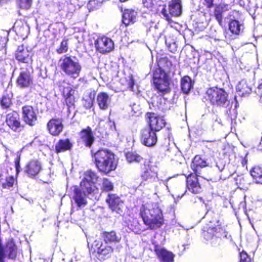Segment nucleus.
I'll return each mask as SVG.
<instances>
[{"instance_id":"a18cd8bd","label":"nucleus","mask_w":262,"mask_h":262,"mask_svg":"<svg viewBox=\"0 0 262 262\" xmlns=\"http://www.w3.org/2000/svg\"><path fill=\"white\" fill-rule=\"evenodd\" d=\"M68 50V42L66 40H63L61 42L60 47L57 50V51L59 54H62L66 52Z\"/></svg>"},{"instance_id":"8fccbe9b","label":"nucleus","mask_w":262,"mask_h":262,"mask_svg":"<svg viewBox=\"0 0 262 262\" xmlns=\"http://www.w3.org/2000/svg\"><path fill=\"white\" fill-rule=\"evenodd\" d=\"M234 3V0H223L222 4L224 5H228L229 7L231 8V6L233 5Z\"/></svg>"},{"instance_id":"2eb2a0df","label":"nucleus","mask_w":262,"mask_h":262,"mask_svg":"<svg viewBox=\"0 0 262 262\" xmlns=\"http://www.w3.org/2000/svg\"><path fill=\"white\" fill-rule=\"evenodd\" d=\"M49 133L53 136H58L62 131L63 125L62 119H52L47 124Z\"/></svg>"},{"instance_id":"e433bc0d","label":"nucleus","mask_w":262,"mask_h":262,"mask_svg":"<svg viewBox=\"0 0 262 262\" xmlns=\"http://www.w3.org/2000/svg\"><path fill=\"white\" fill-rule=\"evenodd\" d=\"M141 177L143 180L148 181L152 182L157 179V174L156 172H154L150 169H146L141 174Z\"/></svg>"},{"instance_id":"c03bdc74","label":"nucleus","mask_w":262,"mask_h":262,"mask_svg":"<svg viewBox=\"0 0 262 262\" xmlns=\"http://www.w3.org/2000/svg\"><path fill=\"white\" fill-rule=\"evenodd\" d=\"M1 104L3 108H7L11 104V99L6 96H3L2 100L1 101Z\"/></svg>"},{"instance_id":"ea45409f","label":"nucleus","mask_w":262,"mask_h":262,"mask_svg":"<svg viewBox=\"0 0 262 262\" xmlns=\"http://www.w3.org/2000/svg\"><path fill=\"white\" fill-rule=\"evenodd\" d=\"M113 185L112 183L107 179H103L101 186V189L103 191H110L113 189Z\"/></svg>"},{"instance_id":"6ab92c4d","label":"nucleus","mask_w":262,"mask_h":262,"mask_svg":"<svg viewBox=\"0 0 262 262\" xmlns=\"http://www.w3.org/2000/svg\"><path fill=\"white\" fill-rule=\"evenodd\" d=\"M31 52L23 45L18 46L16 52V59L22 62L28 63L31 61Z\"/></svg>"},{"instance_id":"aec40b11","label":"nucleus","mask_w":262,"mask_h":262,"mask_svg":"<svg viewBox=\"0 0 262 262\" xmlns=\"http://www.w3.org/2000/svg\"><path fill=\"white\" fill-rule=\"evenodd\" d=\"M187 188L190 192L195 194L202 191V188L196 175L190 174L187 178Z\"/></svg>"},{"instance_id":"cd10ccee","label":"nucleus","mask_w":262,"mask_h":262,"mask_svg":"<svg viewBox=\"0 0 262 262\" xmlns=\"http://www.w3.org/2000/svg\"><path fill=\"white\" fill-rule=\"evenodd\" d=\"M73 144L68 139L59 140L55 145L56 152L59 153L69 150L72 149Z\"/></svg>"},{"instance_id":"1a4fd4ad","label":"nucleus","mask_w":262,"mask_h":262,"mask_svg":"<svg viewBox=\"0 0 262 262\" xmlns=\"http://www.w3.org/2000/svg\"><path fill=\"white\" fill-rule=\"evenodd\" d=\"M98 255V256L102 259H105L111 256L113 252V248L107 244H103L101 241L96 240L93 244Z\"/></svg>"},{"instance_id":"49530a36","label":"nucleus","mask_w":262,"mask_h":262,"mask_svg":"<svg viewBox=\"0 0 262 262\" xmlns=\"http://www.w3.org/2000/svg\"><path fill=\"white\" fill-rule=\"evenodd\" d=\"M240 262H251L250 258L248 256L247 254L244 251H243L240 253Z\"/></svg>"},{"instance_id":"72a5a7b5","label":"nucleus","mask_w":262,"mask_h":262,"mask_svg":"<svg viewBox=\"0 0 262 262\" xmlns=\"http://www.w3.org/2000/svg\"><path fill=\"white\" fill-rule=\"evenodd\" d=\"M250 174L256 183L262 184V168L259 166L254 167L251 170Z\"/></svg>"},{"instance_id":"6e6d98bb","label":"nucleus","mask_w":262,"mask_h":262,"mask_svg":"<svg viewBox=\"0 0 262 262\" xmlns=\"http://www.w3.org/2000/svg\"><path fill=\"white\" fill-rule=\"evenodd\" d=\"M238 179H239V181H240V182H239V184L241 185L242 184V182H241V181H242V179H243V181H244V180L243 179V178H241V177H239Z\"/></svg>"},{"instance_id":"bb28decb","label":"nucleus","mask_w":262,"mask_h":262,"mask_svg":"<svg viewBox=\"0 0 262 262\" xmlns=\"http://www.w3.org/2000/svg\"><path fill=\"white\" fill-rule=\"evenodd\" d=\"M16 33L21 37H25L29 33V27L28 24L24 21H17L14 26Z\"/></svg>"},{"instance_id":"c756f323","label":"nucleus","mask_w":262,"mask_h":262,"mask_svg":"<svg viewBox=\"0 0 262 262\" xmlns=\"http://www.w3.org/2000/svg\"><path fill=\"white\" fill-rule=\"evenodd\" d=\"M137 12L133 10H125L122 15V21L126 26L136 21Z\"/></svg>"},{"instance_id":"ddd939ff","label":"nucleus","mask_w":262,"mask_h":262,"mask_svg":"<svg viewBox=\"0 0 262 262\" xmlns=\"http://www.w3.org/2000/svg\"><path fill=\"white\" fill-rule=\"evenodd\" d=\"M23 118L28 125L33 126L37 121V115L32 106L26 105L22 108Z\"/></svg>"},{"instance_id":"3c124183","label":"nucleus","mask_w":262,"mask_h":262,"mask_svg":"<svg viewBox=\"0 0 262 262\" xmlns=\"http://www.w3.org/2000/svg\"><path fill=\"white\" fill-rule=\"evenodd\" d=\"M134 82L132 77H130L129 78V80L128 83V88L132 90L133 91V88H134Z\"/></svg>"},{"instance_id":"f704fd0d","label":"nucleus","mask_w":262,"mask_h":262,"mask_svg":"<svg viewBox=\"0 0 262 262\" xmlns=\"http://www.w3.org/2000/svg\"><path fill=\"white\" fill-rule=\"evenodd\" d=\"M95 95V93L92 92H89L84 95L83 104L86 108H90L93 106Z\"/></svg>"},{"instance_id":"f3484780","label":"nucleus","mask_w":262,"mask_h":262,"mask_svg":"<svg viewBox=\"0 0 262 262\" xmlns=\"http://www.w3.org/2000/svg\"><path fill=\"white\" fill-rule=\"evenodd\" d=\"M41 170V163L37 160H33L27 163L25 167V172L28 177L33 178L38 174Z\"/></svg>"},{"instance_id":"de8ad7c7","label":"nucleus","mask_w":262,"mask_h":262,"mask_svg":"<svg viewBox=\"0 0 262 262\" xmlns=\"http://www.w3.org/2000/svg\"><path fill=\"white\" fill-rule=\"evenodd\" d=\"M7 42V39L5 37L0 36V50H4V52L5 53V48L6 47Z\"/></svg>"},{"instance_id":"6e6552de","label":"nucleus","mask_w":262,"mask_h":262,"mask_svg":"<svg viewBox=\"0 0 262 262\" xmlns=\"http://www.w3.org/2000/svg\"><path fill=\"white\" fill-rule=\"evenodd\" d=\"M95 45L96 49L103 54L112 51L114 47L113 40L105 36L98 38L95 41Z\"/></svg>"},{"instance_id":"9b49d317","label":"nucleus","mask_w":262,"mask_h":262,"mask_svg":"<svg viewBox=\"0 0 262 262\" xmlns=\"http://www.w3.org/2000/svg\"><path fill=\"white\" fill-rule=\"evenodd\" d=\"M235 15H238V12L233 11L230 12L229 19L230 21L229 23V29L232 34L238 35L243 32L244 27L242 23L235 19Z\"/></svg>"},{"instance_id":"864d4df0","label":"nucleus","mask_w":262,"mask_h":262,"mask_svg":"<svg viewBox=\"0 0 262 262\" xmlns=\"http://www.w3.org/2000/svg\"><path fill=\"white\" fill-rule=\"evenodd\" d=\"M204 1L207 3V6L208 7H211V6H212L213 0H204Z\"/></svg>"},{"instance_id":"37998d69","label":"nucleus","mask_w":262,"mask_h":262,"mask_svg":"<svg viewBox=\"0 0 262 262\" xmlns=\"http://www.w3.org/2000/svg\"><path fill=\"white\" fill-rule=\"evenodd\" d=\"M206 165V162L203 161L199 156H195L192 161V166L203 167Z\"/></svg>"},{"instance_id":"2f4dec72","label":"nucleus","mask_w":262,"mask_h":262,"mask_svg":"<svg viewBox=\"0 0 262 262\" xmlns=\"http://www.w3.org/2000/svg\"><path fill=\"white\" fill-rule=\"evenodd\" d=\"M193 82L189 76H184L182 78L181 86L182 92L185 94H188L193 88Z\"/></svg>"},{"instance_id":"c9c22d12","label":"nucleus","mask_w":262,"mask_h":262,"mask_svg":"<svg viewBox=\"0 0 262 262\" xmlns=\"http://www.w3.org/2000/svg\"><path fill=\"white\" fill-rule=\"evenodd\" d=\"M98 179L99 177L96 172L92 170H89L85 172L83 180L94 184L98 181Z\"/></svg>"},{"instance_id":"a878e982","label":"nucleus","mask_w":262,"mask_h":262,"mask_svg":"<svg viewBox=\"0 0 262 262\" xmlns=\"http://www.w3.org/2000/svg\"><path fill=\"white\" fill-rule=\"evenodd\" d=\"M169 14L173 16H180L182 11V5L181 0H172L168 7Z\"/></svg>"},{"instance_id":"20e7f679","label":"nucleus","mask_w":262,"mask_h":262,"mask_svg":"<svg viewBox=\"0 0 262 262\" xmlns=\"http://www.w3.org/2000/svg\"><path fill=\"white\" fill-rule=\"evenodd\" d=\"M205 97L213 105L224 106L229 103L227 93L223 89L217 87L208 89Z\"/></svg>"},{"instance_id":"13d9d810","label":"nucleus","mask_w":262,"mask_h":262,"mask_svg":"<svg viewBox=\"0 0 262 262\" xmlns=\"http://www.w3.org/2000/svg\"><path fill=\"white\" fill-rule=\"evenodd\" d=\"M238 179H236V181H237L236 183H237V184H238Z\"/></svg>"},{"instance_id":"c85d7f7f","label":"nucleus","mask_w":262,"mask_h":262,"mask_svg":"<svg viewBox=\"0 0 262 262\" xmlns=\"http://www.w3.org/2000/svg\"><path fill=\"white\" fill-rule=\"evenodd\" d=\"M103 237L105 243H119L121 239V236L114 231L104 232L103 233Z\"/></svg>"},{"instance_id":"39448f33","label":"nucleus","mask_w":262,"mask_h":262,"mask_svg":"<svg viewBox=\"0 0 262 262\" xmlns=\"http://www.w3.org/2000/svg\"><path fill=\"white\" fill-rule=\"evenodd\" d=\"M154 83L156 89L162 94L169 93V78L166 73L161 68L155 70L153 76Z\"/></svg>"},{"instance_id":"412c9836","label":"nucleus","mask_w":262,"mask_h":262,"mask_svg":"<svg viewBox=\"0 0 262 262\" xmlns=\"http://www.w3.org/2000/svg\"><path fill=\"white\" fill-rule=\"evenodd\" d=\"M106 201L113 211L120 213L123 207V202L118 196L114 194H109Z\"/></svg>"},{"instance_id":"58836bf2","label":"nucleus","mask_w":262,"mask_h":262,"mask_svg":"<svg viewBox=\"0 0 262 262\" xmlns=\"http://www.w3.org/2000/svg\"><path fill=\"white\" fill-rule=\"evenodd\" d=\"M17 248L12 242L8 243L6 249V252L10 258L13 259L16 256Z\"/></svg>"},{"instance_id":"f257e3e1","label":"nucleus","mask_w":262,"mask_h":262,"mask_svg":"<svg viewBox=\"0 0 262 262\" xmlns=\"http://www.w3.org/2000/svg\"><path fill=\"white\" fill-rule=\"evenodd\" d=\"M140 214L144 224L151 230L157 229L164 224L162 212L156 203L147 204L142 206Z\"/></svg>"},{"instance_id":"b1692460","label":"nucleus","mask_w":262,"mask_h":262,"mask_svg":"<svg viewBox=\"0 0 262 262\" xmlns=\"http://www.w3.org/2000/svg\"><path fill=\"white\" fill-rule=\"evenodd\" d=\"M111 102V97L107 93L101 92L98 94L97 96V102L101 110H107Z\"/></svg>"},{"instance_id":"5fc2aeb1","label":"nucleus","mask_w":262,"mask_h":262,"mask_svg":"<svg viewBox=\"0 0 262 262\" xmlns=\"http://www.w3.org/2000/svg\"><path fill=\"white\" fill-rule=\"evenodd\" d=\"M162 14L167 20H169L170 19L169 16L167 13H166L165 10H163L162 11Z\"/></svg>"},{"instance_id":"4be33fe9","label":"nucleus","mask_w":262,"mask_h":262,"mask_svg":"<svg viewBox=\"0 0 262 262\" xmlns=\"http://www.w3.org/2000/svg\"><path fill=\"white\" fill-rule=\"evenodd\" d=\"M155 252L161 262H173L174 255L164 248L156 247Z\"/></svg>"},{"instance_id":"a211bd4d","label":"nucleus","mask_w":262,"mask_h":262,"mask_svg":"<svg viewBox=\"0 0 262 262\" xmlns=\"http://www.w3.org/2000/svg\"><path fill=\"white\" fill-rule=\"evenodd\" d=\"M6 122L14 131H16L20 127V121L19 114L16 112L9 113L6 116Z\"/></svg>"},{"instance_id":"7c9ffc66","label":"nucleus","mask_w":262,"mask_h":262,"mask_svg":"<svg viewBox=\"0 0 262 262\" xmlns=\"http://www.w3.org/2000/svg\"><path fill=\"white\" fill-rule=\"evenodd\" d=\"M236 90L239 92V95L244 96L251 93V86L246 79H243L237 85Z\"/></svg>"},{"instance_id":"603ef678","label":"nucleus","mask_w":262,"mask_h":262,"mask_svg":"<svg viewBox=\"0 0 262 262\" xmlns=\"http://www.w3.org/2000/svg\"><path fill=\"white\" fill-rule=\"evenodd\" d=\"M15 168H16V172L17 173L19 172L20 169V163H19V158L17 159L15 161Z\"/></svg>"},{"instance_id":"f8f14e48","label":"nucleus","mask_w":262,"mask_h":262,"mask_svg":"<svg viewBox=\"0 0 262 262\" xmlns=\"http://www.w3.org/2000/svg\"><path fill=\"white\" fill-rule=\"evenodd\" d=\"M59 86L60 90L62 91L63 96L67 105L69 106L73 105L75 101L74 96L75 90L73 86L64 81H63V85H59Z\"/></svg>"},{"instance_id":"f03ea898","label":"nucleus","mask_w":262,"mask_h":262,"mask_svg":"<svg viewBox=\"0 0 262 262\" xmlns=\"http://www.w3.org/2000/svg\"><path fill=\"white\" fill-rule=\"evenodd\" d=\"M96 165L98 170L104 173L114 170L117 167L115 155L106 149H101L94 154Z\"/></svg>"},{"instance_id":"dca6fc26","label":"nucleus","mask_w":262,"mask_h":262,"mask_svg":"<svg viewBox=\"0 0 262 262\" xmlns=\"http://www.w3.org/2000/svg\"><path fill=\"white\" fill-rule=\"evenodd\" d=\"M231 8V7H229L228 5H224L222 4H221L215 8L214 10V16L221 26L223 25V19H229L230 12L228 15H226V12L229 10Z\"/></svg>"},{"instance_id":"393cba45","label":"nucleus","mask_w":262,"mask_h":262,"mask_svg":"<svg viewBox=\"0 0 262 262\" xmlns=\"http://www.w3.org/2000/svg\"><path fill=\"white\" fill-rule=\"evenodd\" d=\"M80 135V138L84 145L86 146L90 147L94 140L91 128L88 126L86 128L81 130Z\"/></svg>"},{"instance_id":"09e8293b","label":"nucleus","mask_w":262,"mask_h":262,"mask_svg":"<svg viewBox=\"0 0 262 262\" xmlns=\"http://www.w3.org/2000/svg\"><path fill=\"white\" fill-rule=\"evenodd\" d=\"M143 4L145 7L151 8L153 5L152 0H142Z\"/></svg>"},{"instance_id":"0eeeda50","label":"nucleus","mask_w":262,"mask_h":262,"mask_svg":"<svg viewBox=\"0 0 262 262\" xmlns=\"http://www.w3.org/2000/svg\"><path fill=\"white\" fill-rule=\"evenodd\" d=\"M140 139L142 143L148 147L154 146L157 142L156 132L149 128H145L141 130Z\"/></svg>"},{"instance_id":"7ed1b4c3","label":"nucleus","mask_w":262,"mask_h":262,"mask_svg":"<svg viewBox=\"0 0 262 262\" xmlns=\"http://www.w3.org/2000/svg\"><path fill=\"white\" fill-rule=\"evenodd\" d=\"M59 62L61 70L67 76L73 79L79 77L81 66L77 59L65 56L60 59Z\"/></svg>"},{"instance_id":"4468645a","label":"nucleus","mask_w":262,"mask_h":262,"mask_svg":"<svg viewBox=\"0 0 262 262\" xmlns=\"http://www.w3.org/2000/svg\"><path fill=\"white\" fill-rule=\"evenodd\" d=\"M33 77L28 71H21L16 80V84L20 88H27L33 84Z\"/></svg>"},{"instance_id":"473e14b6","label":"nucleus","mask_w":262,"mask_h":262,"mask_svg":"<svg viewBox=\"0 0 262 262\" xmlns=\"http://www.w3.org/2000/svg\"><path fill=\"white\" fill-rule=\"evenodd\" d=\"M80 187L81 190L88 194L93 193L96 189L94 184L84 180L81 182Z\"/></svg>"},{"instance_id":"a19ab883","label":"nucleus","mask_w":262,"mask_h":262,"mask_svg":"<svg viewBox=\"0 0 262 262\" xmlns=\"http://www.w3.org/2000/svg\"><path fill=\"white\" fill-rule=\"evenodd\" d=\"M32 3V0H17V4L19 7L26 10L30 9Z\"/></svg>"},{"instance_id":"4d7b16f0","label":"nucleus","mask_w":262,"mask_h":262,"mask_svg":"<svg viewBox=\"0 0 262 262\" xmlns=\"http://www.w3.org/2000/svg\"><path fill=\"white\" fill-rule=\"evenodd\" d=\"M95 1H90L89 3V5L88 6H89L90 5L92 4V3H94Z\"/></svg>"},{"instance_id":"5701e85b","label":"nucleus","mask_w":262,"mask_h":262,"mask_svg":"<svg viewBox=\"0 0 262 262\" xmlns=\"http://www.w3.org/2000/svg\"><path fill=\"white\" fill-rule=\"evenodd\" d=\"M74 191V195L73 199L75 202L77 204V206L79 207H84L87 204L85 196L86 193L81 192V190L77 186H74L73 187Z\"/></svg>"},{"instance_id":"4c0bfd02","label":"nucleus","mask_w":262,"mask_h":262,"mask_svg":"<svg viewBox=\"0 0 262 262\" xmlns=\"http://www.w3.org/2000/svg\"><path fill=\"white\" fill-rule=\"evenodd\" d=\"M125 157L128 163H139L142 160V158L136 152L129 151L126 154Z\"/></svg>"},{"instance_id":"9d476101","label":"nucleus","mask_w":262,"mask_h":262,"mask_svg":"<svg viewBox=\"0 0 262 262\" xmlns=\"http://www.w3.org/2000/svg\"><path fill=\"white\" fill-rule=\"evenodd\" d=\"M147 116L149 119V128L151 129L158 132L165 126L166 122L162 117L153 113H148Z\"/></svg>"},{"instance_id":"79ce46f5","label":"nucleus","mask_w":262,"mask_h":262,"mask_svg":"<svg viewBox=\"0 0 262 262\" xmlns=\"http://www.w3.org/2000/svg\"><path fill=\"white\" fill-rule=\"evenodd\" d=\"M15 182V179L12 176L7 177L4 182H2L3 187L4 188H10L12 187Z\"/></svg>"},{"instance_id":"423d86ee","label":"nucleus","mask_w":262,"mask_h":262,"mask_svg":"<svg viewBox=\"0 0 262 262\" xmlns=\"http://www.w3.org/2000/svg\"><path fill=\"white\" fill-rule=\"evenodd\" d=\"M203 235L214 247L220 245L222 237L226 236L224 230L219 225L215 227H209L206 231H203Z\"/></svg>"}]
</instances>
